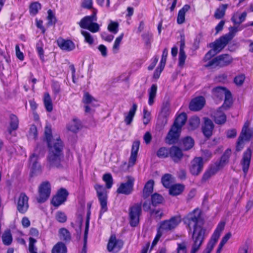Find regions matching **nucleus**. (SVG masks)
<instances>
[{"instance_id":"nucleus-53","label":"nucleus","mask_w":253,"mask_h":253,"mask_svg":"<svg viewBox=\"0 0 253 253\" xmlns=\"http://www.w3.org/2000/svg\"><path fill=\"white\" fill-rule=\"evenodd\" d=\"M81 33L84 38V41L89 45H92L94 42V39L90 34L85 31L82 30Z\"/></svg>"},{"instance_id":"nucleus-16","label":"nucleus","mask_w":253,"mask_h":253,"mask_svg":"<svg viewBox=\"0 0 253 253\" xmlns=\"http://www.w3.org/2000/svg\"><path fill=\"white\" fill-rule=\"evenodd\" d=\"M97 12L96 9H93L92 15L85 16L82 19L79 23L80 26L82 28L87 29L93 22L97 20Z\"/></svg>"},{"instance_id":"nucleus-26","label":"nucleus","mask_w":253,"mask_h":253,"mask_svg":"<svg viewBox=\"0 0 253 253\" xmlns=\"http://www.w3.org/2000/svg\"><path fill=\"white\" fill-rule=\"evenodd\" d=\"M247 15V13L245 11L242 13L236 12L233 14L231 20L235 24L239 25L245 20Z\"/></svg>"},{"instance_id":"nucleus-45","label":"nucleus","mask_w":253,"mask_h":253,"mask_svg":"<svg viewBox=\"0 0 253 253\" xmlns=\"http://www.w3.org/2000/svg\"><path fill=\"white\" fill-rule=\"evenodd\" d=\"M182 143L184 149L187 150L193 147L194 141L191 137L187 136L183 139Z\"/></svg>"},{"instance_id":"nucleus-23","label":"nucleus","mask_w":253,"mask_h":253,"mask_svg":"<svg viewBox=\"0 0 253 253\" xmlns=\"http://www.w3.org/2000/svg\"><path fill=\"white\" fill-rule=\"evenodd\" d=\"M123 243L117 240L115 236H111L107 245V250L109 252H112L115 249H120L123 246Z\"/></svg>"},{"instance_id":"nucleus-64","label":"nucleus","mask_w":253,"mask_h":253,"mask_svg":"<svg viewBox=\"0 0 253 253\" xmlns=\"http://www.w3.org/2000/svg\"><path fill=\"white\" fill-rule=\"evenodd\" d=\"M92 0H83L82 3V6L84 8L90 9L92 8Z\"/></svg>"},{"instance_id":"nucleus-59","label":"nucleus","mask_w":253,"mask_h":253,"mask_svg":"<svg viewBox=\"0 0 253 253\" xmlns=\"http://www.w3.org/2000/svg\"><path fill=\"white\" fill-rule=\"evenodd\" d=\"M36 48L40 59L42 61H44V51L43 49V45L42 42L37 43Z\"/></svg>"},{"instance_id":"nucleus-56","label":"nucleus","mask_w":253,"mask_h":253,"mask_svg":"<svg viewBox=\"0 0 253 253\" xmlns=\"http://www.w3.org/2000/svg\"><path fill=\"white\" fill-rule=\"evenodd\" d=\"M37 242V240L32 238H29V250L30 253H37V249L35 246V244Z\"/></svg>"},{"instance_id":"nucleus-25","label":"nucleus","mask_w":253,"mask_h":253,"mask_svg":"<svg viewBox=\"0 0 253 253\" xmlns=\"http://www.w3.org/2000/svg\"><path fill=\"white\" fill-rule=\"evenodd\" d=\"M137 106L136 104H133L132 107L129 110L127 114L125 113V122L126 125H130L133 121V117L135 114Z\"/></svg>"},{"instance_id":"nucleus-44","label":"nucleus","mask_w":253,"mask_h":253,"mask_svg":"<svg viewBox=\"0 0 253 253\" xmlns=\"http://www.w3.org/2000/svg\"><path fill=\"white\" fill-rule=\"evenodd\" d=\"M163 185L166 188H169L172 185V177L170 174H165L162 178Z\"/></svg>"},{"instance_id":"nucleus-62","label":"nucleus","mask_w":253,"mask_h":253,"mask_svg":"<svg viewBox=\"0 0 253 253\" xmlns=\"http://www.w3.org/2000/svg\"><path fill=\"white\" fill-rule=\"evenodd\" d=\"M177 253H186L187 248L185 243L182 242L177 244V248L176 249Z\"/></svg>"},{"instance_id":"nucleus-8","label":"nucleus","mask_w":253,"mask_h":253,"mask_svg":"<svg viewBox=\"0 0 253 253\" xmlns=\"http://www.w3.org/2000/svg\"><path fill=\"white\" fill-rule=\"evenodd\" d=\"M39 195L37 200L39 203L45 202L49 197L51 193L50 183L47 181L42 182L39 187Z\"/></svg>"},{"instance_id":"nucleus-52","label":"nucleus","mask_w":253,"mask_h":253,"mask_svg":"<svg viewBox=\"0 0 253 253\" xmlns=\"http://www.w3.org/2000/svg\"><path fill=\"white\" fill-rule=\"evenodd\" d=\"M103 180L106 183V186L107 188L110 189L112 187L113 184V178L111 174H105L103 176Z\"/></svg>"},{"instance_id":"nucleus-5","label":"nucleus","mask_w":253,"mask_h":253,"mask_svg":"<svg viewBox=\"0 0 253 253\" xmlns=\"http://www.w3.org/2000/svg\"><path fill=\"white\" fill-rule=\"evenodd\" d=\"M181 218L179 215L172 216L168 220L160 223L159 229L162 232H169L173 230L181 222Z\"/></svg>"},{"instance_id":"nucleus-1","label":"nucleus","mask_w":253,"mask_h":253,"mask_svg":"<svg viewBox=\"0 0 253 253\" xmlns=\"http://www.w3.org/2000/svg\"><path fill=\"white\" fill-rule=\"evenodd\" d=\"M44 136L48 147L46 168L48 169L61 168L64 158L62 141L58 137H53L51 127L49 126L45 127Z\"/></svg>"},{"instance_id":"nucleus-32","label":"nucleus","mask_w":253,"mask_h":253,"mask_svg":"<svg viewBox=\"0 0 253 253\" xmlns=\"http://www.w3.org/2000/svg\"><path fill=\"white\" fill-rule=\"evenodd\" d=\"M184 186L180 184L171 185L169 188V193L171 195L176 196L182 193L184 190Z\"/></svg>"},{"instance_id":"nucleus-57","label":"nucleus","mask_w":253,"mask_h":253,"mask_svg":"<svg viewBox=\"0 0 253 253\" xmlns=\"http://www.w3.org/2000/svg\"><path fill=\"white\" fill-rule=\"evenodd\" d=\"M56 219L60 223H64L67 220V216L64 212L58 211L55 214Z\"/></svg>"},{"instance_id":"nucleus-18","label":"nucleus","mask_w":253,"mask_h":253,"mask_svg":"<svg viewBox=\"0 0 253 253\" xmlns=\"http://www.w3.org/2000/svg\"><path fill=\"white\" fill-rule=\"evenodd\" d=\"M205 103V98L202 96L196 97L192 100L189 104V109L192 111H199L204 106Z\"/></svg>"},{"instance_id":"nucleus-10","label":"nucleus","mask_w":253,"mask_h":253,"mask_svg":"<svg viewBox=\"0 0 253 253\" xmlns=\"http://www.w3.org/2000/svg\"><path fill=\"white\" fill-rule=\"evenodd\" d=\"M39 148L37 147L34 153L30 157V165L31 168V175L32 176L40 174L42 171V168L40 164L38 162Z\"/></svg>"},{"instance_id":"nucleus-43","label":"nucleus","mask_w":253,"mask_h":253,"mask_svg":"<svg viewBox=\"0 0 253 253\" xmlns=\"http://www.w3.org/2000/svg\"><path fill=\"white\" fill-rule=\"evenodd\" d=\"M59 234L61 239L66 242L70 241L71 238V234L66 228H61L59 231Z\"/></svg>"},{"instance_id":"nucleus-50","label":"nucleus","mask_w":253,"mask_h":253,"mask_svg":"<svg viewBox=\"0 0 253 253\" xmlns=\"http://www.w3.org/2000/svg\"><path fill=\"white\" fill-rule=\"evenodd\" d=\"M41 8V5L38 2H34L31 4L30 6V12L31 14L35 15L37 14L39 10Z\"/></svg>"},{"instance_id":"nucleus-19","label":"nucleus","mask_w":253,"mask_h":253,"mask_svg":"<svg viewBox=\"0 0 253 253\" xmlns=\"http://www.w3.org/2000/svg\"><path fill=\"white\" fill-rule=\"evenodd\" d=\"M219 170V169L218 165H212L203 174L201 179L202 182H206L211 176L214 175Z\"/></svg>"},{"instance_id":"nucleus-39","label":"nucleus","mask_w":253,"mask_h":253,"mask_svg":"<svg viewBox=\"0 0 253 253\" xmlns=\"http://www.w3.org/2000/svg\"><path fill=\"white\" fill-rule=\"evenodd\" d=\"M10 128L8 130L9 133H11L12 130H15L18 127L19 121L18 118L14 115L11 114L10 116Z\"/></svg>"},{"instance_id":"nucleus-30","label":"nucleus","mask_w":253,"mask_h":253,"mask_svg":"<svg viewBox=\"0 0 253 253\" xmlns=\"http://www.w3.org/2000/svg\"><path fill=\"white\" fill-rule=\"evenodd\" d=\"M214 122L217 124H224L226 120V117L224 113L222 112L221 108L214 113L213 116Z\"/></svg>"},{"instance_id":"nucleus-29","label":"nucleus","mask_w":253,"mask_h":253,"mask_svg":"<svg viewBox=\"0 0 253 253\" xmlns=\"http://www.w3.org/2000/svg\"><path fill=\"white\" fill-rule=\"evenodd\" d=\"M81 127V123L79 120L74 119L67 125V129L73 132H76Z\"/></svg>"},{"instance_id":"nucleus-12","label":"nucleus","mask_w":253,"mask_h":253,"mask_svg":"<svg viewBox=\"0 0 253 253\" xmlns=\"http://www.w3.org/2000/svg\"><path fill=\"white\" fill-rule=\"evenodd\" d=\"M203 160L201 157L195 158L190 163L189 170L190 173L194 176L198 175L203 169Z\"/></svg>"},{"instance_id":"nucleus-37","label":"nucleus","mask_w":253,"mask_h":253,"mask_svg":"<svg viewBox=\"0 0 253 253\" xmlns=\"http://www.w3.org/2000/svg\"><path fill=\"white\" fill-rule=\"evenodd\" d=\"M230 153L231 150H227L221 157L220 160L219 162H216L214 165H218L219 169H220L228 161Z\"/></svg>"},{"instance_id":"nucleus-36","label":"nucleus","mask_w":253,"mask_h":253,"mask_svg":"<svg viewBox=\"0 0 253 253\" xmlns=\"http://www.w3.org/2000/svg\"><path fill=\"white\" fill-rule=\"evenodd\" d=\"M229 92L230 91L227 90L225 88L221 86L215 87L212 89L213 95L220 98L225 96L226 94Z\"/></svg>"},{"instance_id":"nucleus-40","label":"nucleus","mask_w":253,"mask_h":253,"mask_svg":"<svg viewBox=\"0 0 253 253\" xmlns=\"http://www.w3.org/2000/svg\"><path fill=\"white\" fill-rule=\"evenodd\" d=\"M228 5L221 4L219 7L216 10L214 13V17L217 19L222 18L225 15L226 9L227 8Z\"/></svg>"},{"instance_id":"nucleus-47","label":"nucleus","mask_w":253,"mask_h":253,"mask_svg":"<svg viewBox=\"0 0 253 253\" xmlns=\"http://www.w3.org/2000/svg\"><path fill=\"white\" fill-rule=\"evenodd\" d=\"M225 99L224 102L221 108V109H227L232 104V96L230 92L227 93L225 96H224Z\"/></svg>"},{"instance_id":"nucleus-33","label":"nucleus","mask_w":253,"mask_h":253,"mask_svg":"<svg viewBox=\"0 0 253 253\" xmlns=\"http://www.w3.org/2000/svg\"><path fill=\"white\" fill-rule=\"evenodd\" d=\"M83 102L85 104H90L93 107L98 105L97 100L87 92H84V94Z\"/></svg>"},{"instance_id":"nucleus-11","label":"nucleus","mask_w":253,"mask_h":253,"mask_svg":"<svg viewBox=\"0 0 253 253\" xmlns=\"http://www.w3.org/2000/svg\"><path fill=\"white\" fill-rule=\"evenodd\" d=\"M126 179L127 181L126 182L122 183L117 189L118 193L128 195L132 192L134 178L132 176H127Z\"/></svg>"},{"instance_id":"nucleus-63","label":"nucleus","mask_w":253,"mask_h":253,"mask_svg":"<svg viewBox=\"0 0 253 253\" xmlns=\"http://www.w3.org/2000/svg\"><path fill=\"white\" fill-rule=\"evenodd\" d=\"M245 79V76L244 75H239L234 78V83L238 85H241L243 84Z\"/></svg>"},{"instance_id":"nucleus-51","label":"nucleus","mask_w":253,"mask_h":253,"mask_svg":"<svg viewBox=\"0 0 253 253\" xmlns=\"http://www.w3.org/2000/svg\"><path fill=\"white\" fill-rule=\"evenodd\" d=\"M163 197L159 194L155 193L152 195V204L154 206H156L158 204H161L163 201Z\"/></svg>"},{"instance_id":"nucleus-58","label":"nucleus","mask_w":253,"mask_h":253,"mask_svg":"<svg viewBox=\"0 0 253 253\" xmlns=\"http://www.w3.org/2000/svg\"><path fill=\"white\" fill-rule=\"evenodd\" d=\"M47 20L48 21L47 23L48 25H52L53 24H54L56 22V18L52 11L51 9H49L47 11Z\"/></svg>"},{"instance_id":"nucleus-31","label":"nucleus","mask_w":253,"mask_h":253,"mask_svg":"<svg viewBox=\"0 0 253 253\" xmlns=\"http://www.w3.org/2000/svg\"><path fill=\"white\" fill-rule=\"evenodd\" d=\"M190 8L189 5L185 4L179 10L177 17V22L178 24H181L184 23L185 13L189 10Z\"/></svg>"},{"instance_id":"nucleus-6","label":"nucleus","mask_w":253,"mask_h":253,"mask_svg":"<svg viewBox=\"0 0 253 253\" xmlns=\"http://www.w3.org/2000/svg\"><path fill=\"white\" fill-rule=\"evenodd\" d=\"M225 226V223L224 222H220L217 225L216 229L211 236V237L209 241L206 249L204 251L203 253H211L214 246L216 244L221 232L224 230Z\"/></svg>"},{"instance_id":"nucleus-15","label":"nucleus","mask_w":253,"mask_h":253,"mask_svg":"<svg viewBox=\"0 0 253 253\" xmlns=\"http://www.w3.org/2000/svg\"><path fill=\"white\" fill-rule=\"evenodd\" d=\"M252 156V150L250 148H248L244 152L243 158L241 161V164L242 166L243 170L245 175L247 174L251 162Z\"/></svg>"},{"instance_id":"nucleus-54","label":"nucleus","mask_w":253,"mask_h":253,"mask_svg":"<svg viewBox=\"0 0 253 253\" xmlns=\"http://www.w3.org/2000/svg\"><path fill=\"white\" fill-rule=\"evenodd\" d=\"M124 37V33H122L118 38L115 40V42L113 47V51L114 53H117L118 50L119 49V47L121 41Z\"/></svg>"},{"instance_id":"nucleus-55","label":"nucleus","mask_w":253,"mask_h":253,"mask_svg":"<svg viewBox=\"0 0 253 253\" xmlns=\"http://www.w3.org/2000/svg\"><path fill=\"white\" fill-rule=\"evenodd\" d=\"M108 30L111 33L116 34L119 30V24L116 22L111 21L108 26Z\"/></svg>"},{"instance_id":"nucleus-17","label":"nucleus","mask_w":253,"mask_h":253,"mask_svg":"<svg viewBox=\"0 0 253 253\" xmlns=\"http://www.w3.org/2000/svg\"><path fill=\"white\" fill-rule=\"evenodd\" d=\"M229 42V40L223 36L214 42L211 43V47L212 48L211 49L216 52V54H217Z\"/></svg>"},{"instance_id":"nucleus-60","label":"nucleus","mask_w":253,"mask_h":253,"mask_svg":"<svg viewBox=\"0 0 253 253\" xmlns=\"http://www.w3.org/2000/svg\"><path fill=\"white\" fill-rule=\"evenodd\" d=\"M186 58V55L185 54V51L179 52L178 57V65L180 67H183L185 64Z\"/></svg>"},{"instance_id":"nucleus-24","label":"nucleus","mask_w":253,"mask_h":253,"mask_svg":"<svg viewBox=\"0 0 253 253\" xmlns=\"http://www.w3.org/2000/svg\"><path fill=\"white\" fill-rule=\"evenodd\" d=\"M169 156L175 162H178L183 156L181 150L176 146H172L169 149Z\"/></svg>"},{"instance_id":"nucleus-7","label":"nucleus","mask_w":253,"mask_h":253,"mask_svg":"<svg viewBox=\"0 0 253 253\" xmlns=\"http://www.w3.org/2000/svg\"><path fill=\"white\" fill-rule=\"evenodd\" d=\"M141 210V205L138 203L129 208V219L131 226L135 227L138 224Z\"/></svg>"},{"instance_id":"nucleus-42","label":"nucleus","mask_w":253,"mask_h":253,"mask_svg":"<svg viewBox=\"0 0 253 253\" xmlns=\"http://www.w3.org/2000/svg\"><path fill=\"white\" fill-rule=\"evenodd\" d=\"M199 118L197 116L191 117L189 120V129L194 130L197 128L200 125Z\"/></svg>"},{"instance_id":"nucleus-13","label":"nucleus","mask_w":253,"mask_h":253,"mask_svg":"<svg viewBox=\"0 0 253 253\" xmlns=\"http://www.w3.org/2000/svg\"><path fill=\"white\" fill-rule=\"evenodd\" d=\"M29 198L24 193H21L18 198L17 210L21 213H25L29 208Z\"/></svg>"},{"instance_id":"nucleus-27","label":"nucleus","mask_w":253,"mask_h":253,"mask_svg":"<svg viewBox=\"0 0 253 253\" xmlns=\"http://www.w3.org/2000/svg\"><path fill=\"white\" fill-rule=\"evenodd\" d=\"M137 155L130 154L128 163L125 162L121 167V170L124 171H127L129 169L132 167L135 164Z\"/></svg>"},{"instance_id":"nucleus-61","label":"nucleus","mask_w":253,"mask_h":253,"mask_svg":"<svg viewBox=\"0 0 253 253\" xmlns=\"http://www.w3.org/2000/svg\"><path fill=\"white\" fill-rule=\"evenodd\" d=\"M140 145V142L138 140H136L133 142L131 150V154L137 155L138 151L139 150Z\"/></svg>"},{"instance_id":"nucleus-48","label":"nucleus","mask_w":253,"mask_h":253,"mask_svg":"<svg viewBox=\"0 0 253 253\" xmlns=\"http://www.w3.org/2000/svg\"><path fill=\"white\" fill-rule=\"evenodd\" d=\"M38 137V131L35 125H31L29 131L28 138L31 140H36Z\"/></svg>"},{"instance_id":"nucleus-4","label":"nucleus","mask_w":253,"mask_h":253,"mask_svg":"<svg viewBox=\"0 0 253 253\" xmlns=\"http://www.w3.org/2000/svg\"><path fill=\"white\" fill-rule=\"evenodd\" d=\"M94 188L101 206L100 215L107 211V192L105 188L100 185L96 184Z\"/></svg>"},{"instance_id":"nucleus-41","label":"nucleus","mask_w":253,"mask_h":253,"mask_svg":"<svg viewBox=\"0 0 253 253\" xmlns=\"http://www.w3.org/2000/svg\"><path fill=\"white\" fill-rule=\"evenodd\" d=\"M2 241L5 245L8 246L12 241V237L10 230L5 231L2 235Z\"/></svg>"},{"instance_id":"nucleus-9","label":"nucleus","mask_w":253,"mask_h":253,"mask_svg":"<svg viewBox=\"0 0 253 253\" xmlns=\"http://www.w3.org/2000/svg\"><path fill=\"white\" fill-rule=\"evenodd\" d=\"M232 62V57L228 54L220 55L210 61L206 67H224L229 65Z\"/></svg>"},{"instance_id":"nucleus-49","label":"nucleus","mask_w":253,"mask_h":253,"mask_svg":"<svg viewBox=\"0 0 253 253\" xmlns=\"http://www.w3.org/2000/svg\"><path fill=\"white\" fill-rule=\"evenodd\" d=\"M242 30V28L237 27H230L229 29V32L224 36L229 40V41H230L233 39L237 32Z\"/></svg>"},{"instance_id":"nucleus-46","label":"nucleus","mask_w":253,"mask_h":253,"mask_svg":"<svg viewBox=\"0 0 253 253\" xmlns=\"http://www.w3.org/2000/svg\"><path fill=\"white\" fill-rule=\"evenodd\" d=\"M169 155V149L168 148L162 147L160 148L157 152V156L159 158H166Z\"/></svg>"},{"instance_id":"nucleus-3","label":"nucleus","mask_w":253,"mask_h":253,"mask_svg":"<svg viewBox=\"0 0 253 253\" xmlns=\"http://www.w3.org/2000/svg\"><path fill=\"white\" fill-rule=\"evenodd\" d=\"M187 115L184 113H182L177 116L166 137L168 143H174L177 140L181 132V127L185 125Z\"/></svg>"},{"instance_id":"nucleus-34","label":"nucleus","mask_w":253,"mask_h":253,"mask_svg":"<svg viewBox=\"0 0 253 253\" xmlns=\"http://www.w3.org/2000/svg\"><path fill=\"white\" fill-rule=\"evenodd\" d=\"M157 90V86L155 84L152 85L151 88L148 90L149 93V100L148 104L149 105L152 106L154 103V100L156 96Z\"/></svg>"},{"instance_id":"nucleus-38","label":"nucleus","mask_w":253,"mask_h":253,"mask_svg":"<svg viewBox=\"0 0 253 253\" xmlns=\"http://www.w3.org/2000/svg\"><path fill=\"white\" fill-rule=\"evenodd\" d=\"M52 253H67V248L63 243L58 242L53 247Z\"/></svg>"},{"instance_id":"nucleus-22","label":"nucleus","mask_w":253,"mask_h":253,"mask_svg":"<svg viewBox=\"0 0 253 253\" xmlns=\"http://www.w3.org/2000/svg\"><path fill=\"white\" fill-rule=\"evenodd\" d=\"M58 45L64 50L70 51L75 48L74 43L71 40H65L62 39L57 40Z\"/></svg>"},{"instance_id":"nucleus-2","label":"nucleus","mask_w":253,"mask_h":253,"mask_svg":"<svg viewBox=\"0 0 253 253\" xmlns=\"http://www.w3.org/2000/svg\"><path fill=\"white\" fill-rule=\"evenodd\" d=\"M200 216V211L195 209L188 214L185 221L190 230H191L192 227L194 228L192 236L193 243L190 253H197L205 238V229L198 224Z\"/></svg>"},{"instance_id":"nucleus-35","label":"nucleus","mask_w":253,"mask_h":253,"mask_svg":"<svg viewBox=\"0 0 253 253\" xmlns=\"http://www.w3.org/2000/svg\"><path fill=\"white\" fill-rule=\"evenodd\" d=\"M43 102L46 111L48 112H51L53 109L52 102L50 96L47 92L44 94Z\"/></svg>"},{"instance_id":"nucleus-28","label":"nucleus","mask_w":253,"mask_h":253,"mask_svg":"<svg viewBox=\"0 0 253 253\" xmlns=\"http://www.w3.org/2000/svg\"><path fill=\"white\" fill-rule=\"evenodd\" d=\"M154 182L153 180H149L145 184L143 190L142 196L144 198H147L152 193L153 190Z\"/></svg>"},{"instance_id":"nucleus-21","label":"nucleus","mask_w":253,"mask_h":253,"mask_svg":"<svg viewBox=\"0 0 253 253\" xmlns=\"http://www.w3.org/2000/svg\"><path fill=\"white\" fill-rule=\"evenodd\" d=\"M250 122H246L242 130L240 137L244 140H249L253 136V130L252 129L249 128Z\"/></svg>"},{"instance_id":"nucleus-14","label":"nucleus","mask_w":253,"mask_h":253,"mask_svg":"<svg viewBox=\"0 0 253 253\" xmlns=\"http://www.w3.org/2000/svg\"><path fill=\"white\" fill-rule=\"evenodd\" d=\"M68 195L67 191L65 189L61 188L52 198L51 204L55 207H58L66 200Z\"/></svg>"},{"instance_id":"nucleus-20","label":"nucleus","mask_w":253,"mask_h":253,"mask_svg":"<svg viewBox=\"0 0 253 253\" xmlns=\"http://www.w3.org/2000/svg\"><path fill=\"white\" fill-rule=\"evenodd\" d=\"M214 125L212 122L208 118H204V125L202 127V130L205 136L209 138L212 133Z\"/></svg>"}]
</instances>
